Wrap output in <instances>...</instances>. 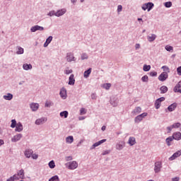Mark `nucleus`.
Returning a JSON list of instances; mask_svg holds the SVG:
<instances>
[{
  "instance_id": "052dcab7",
  "label": "nucleus",
  "mask_w": 181,
  "mask_h": 181,
  "mask_svg": "<svg viewBox=\"0 0 181 181\" xmlns=\"http://www.w3.org/2000/svg\"><path fill=\"white\" fill-rule=\"evenodd\" d=\"M141 47V45H139V44H136V45H135V49H136V50H137V49H139Z\"/></svg>"
},
{
  "instance_id": "ddd939ff",
  "label": "nucleus",
  "mask_w": 181,
  "mask_h": 181,
  "mask_svg": "<svg viewBox=\"0 0 181 181\" xmlns=\"http://www.w3.org/2000/svg\"><path fill=\"white\" fill-rule=\"evenodd\" d=\"M177 107V103H174L168 107V110L170 112H172V111H175V110H176Z\"/></svg>"
},
{
  "instance_id": "aec40b11",
  "label": "nucleus",
  "mask_w": 181,
  "mask_h": 181,
  "mask_svg": "<svg viewBox=\"0 0 181 181\" xmlns=\"http://www.w3.org/2000/svg\"><path fill=\"white\" fill-rule=\"evenodd\" d=\"M104 142H107V139H102L96 143H95L93 146V148H97V146H100V145H101V144H104Z\"/></svg>"
},
{
  "instance_id": "9d476101",
  "label": "nucleus",
  "mask_w": 181,
  "mask_h": 181,
  "mask_svg": "<svg viewBox=\"0 0 181 181\" xmlns=\"http://www.w3.org/2000/svg\"><path fill=\"white\" fill-rule=\"evenodd\" d=\"M15 131L16 132H22V131H23V125H22V123H17Z\"/></svg>"
},
{
  "instance_id": "c03bdc74",
  "label": "nucleus",
  "mask_w": 181,
  "mask_h": 181,
  "mask_svg": "<svg viewBox=\"0 0 181 181\" xmlns=\"http://www.w3.org/2000/svg\"><path fill=\"white\" fill-rule=\"evenodd\" d=\"M165 50H167V52H173V47L170 45H166Z\"/></svg>"
},
{
  "instance_id": "473e14b6",
  "label": "nucleus",
  "mask_w": 181,
  "mask_h": 181,
  "mask_svg": "<svg viewBox=\"0 0 181 181\" xmlns=\"http://www.w3.org/2000/svg\"><path fill=\"white\" fill-rule=\"evenodd\" d=\"M161 69H163V73H166V74H168V73H170V69L168 67V66H163Z\"/></svg>"
},
{
  "instance_id": "bf43d9fd",
  "label": "nucleus",
  "mask_w": 181,
  "mask_h": 181,
  "mask_svg": "<svg viewBox=\"0 0 181 181\" xmlns=\"http://www.w3.org/2000/svg\"><path fill=\"white\" fill-rule=\"evenodd\" d=\"M180 178H179V177H174L172 179V181H179Z\"/></svg>"
},
{
  "instance_id": "79ce46f5",
  "label": "nucleus",
  "mask_w": 181,
  "mask_h": 181,
  "mask_svg": "<svg viewBox=\"0 0 181 181\" xmlns=\"http://www.w3.org/2000/svg\"><path fill=\"white\" fill-rule=\"evenodd\" d=\"M180 126H181L180 122L174 123V124H173V129L180 128Z\"/></svg>"
},
{
  "instance_id": "603ef678",
  "label": "nucleus",
  "mask_w": 181,
  "mask_h": 181,
  "mask_svg": "<svg viewBox=\"0 0 181 181\" xmlns=\"http://www.w3.org/2000/svg\"><path fill=\"white\" fill-rule=\"evenodd\" d=\"M177 73L178 76H181V66H180L177 69Z\"/></svg>"
},
{
  "instance_id": "774afa93",
  "label": "nucleus",
  "mask_w": 181,
  "mask_h": 181,
  "mask_svg": "<svg viewBox=\"0 0 181 181\" xmlns=\"http://www.w3.org/2000/svg\"><path fill=\"white\" fill-rule=\"evenodd\" d=\"M105 126H103V127H102V131H105Z\"/></svg>"
},
{
  "instance_id": "f704fd0d",
  "label": "nucleus",
  "mask_w": 181,
  "mask_h": 181,
  "mask_svg": "<svg viewBox=\"0 0 181 181\" xmlns=\"http://www.w3.org/2000/svg\"><path fill=\"white\" fill-rule=\"evenodd\" d=\"M59 115L62 117H64V118H67V117H69V112H67V111L61 112Z\"/></svg>"
},
{
  "instance_id": "f8f14e48",
  "label": "nucleus",
  "mask_w": 181,
  "mask_h": 181,
  "mask_svg": "<svg viewBox=\"0 0 181 181\" xmlns=\"http://www.w3.org/2000/svg\"><path fill=\"white\" fill-rule=\"evenodd\" d=\"M22 138V134H18L15 136L11 139L12 142H18V141H21V139Z\"/></svg>"
},
{
  "instance_id": "1a4fd4ad",
  "label": "nucleus",
  "mask_w": 181,
  "mask_h": 181,
  "mask_svg": "<svg viewBox=\"0 0 181 181\" xmlns=\"http://www.w3.org/2000/svg\"><path fill=\"white\" fill-rule=\"evenodd\" d=\"M168 77H169V74H166V73H161V74L158 76V80L160 81H165Z\"/></svg>"
},
{
  "instance_id": "cd10ccee",
  "label": "nucleus",
  "mask_w": 181,
  "mask_h": 181,
  "mask_svg": "<svg viewBox=\"0 0 181 181\" xmlns=\"http://www.w3.org/2000/svg\"><path fill=\"white\" fill-rule=\"evenodd\" d=\"M33 153V151L32 150H27L25 151V156H26V158H30Z\"/></svg>"
},
{
  "instance_id": "5fc2aeb1",
  "label": "nucleus",
  "mask_w": 181,
  "mask_h": 181,
  "mask_svg": "<svg viewBox=\"0 0 181 181\" xmlns=\"http://www.w3.org/2000/svg\"><path fill=\"white\" fill-rule=\"evenodd\" d=\"M167 129L168 130V133L171 132L172 129H173V126L168 127Z\"/></svg>"
},
{
  "instance_id": "13d9d810",
  "label": "nucleus",
  "mask_w": 181,
  "mask_h": 181,
  "mask_svg": "<svg viewBox=\"0 0 181 181\" xmlns=\"http://www.w3.org/2000/svg\"><path fill=\"white\" fill-rule=\"evenodd\" d=\"M50 105H52V103H50V102H46V103H45V107H50Z\"/></svg>"
},
{
  "instance_id": "9b49d317",
  "label": "nucleus",
  "mask_w": 181,
  "mask_h": 181,
  "mask_svg": "<svg viewBox=\"0 0 181 181\" xmlns=\"http://www.w3.org/2000/svg\"><path fill=\"white\" fill-rule=\"evenodd\" d=\"M31 32H36L37 30H45V28L40 25H35L31 28Z\"/></svg>"
},
{
  "instance_id": "72a5a7b5",
  "label": "nucleus",
  "mask_w": 181,
  "mask_h": 181,
  "mask_svg": "<svg viewBox=\"0 0 181 181\" xmlns=\"http://www.w3.org/2000/svg\"><path fill=\"white\" fill-rule=\"evenodd\" d=\"M90 74H91V68H89L87 71H86L83 76L85 78H87L90 76Z\"/></svg>"
},
{
  "instance_id": "7c9ffc66",
  "label": "nucleus",
  "mask_w": 181,
  "mask_h": 181,
  "mask_svg": "<svg viewBox=\"0 0 181 181\" xmlns=\"http://www.w3.org/2000/svg\"><path fill=\"white\" fill-rule=\"evenodd\" d=\"M4 100H11L13 98V95L11 93H8L7 95H4Z\"/></svg>"
},
{
  "instance_id": "f3484780",
  "label": "nucleus",
  "mask_w": 181,
  "mask_h": 181,
  "mask_svg": "<svg viewBox=\"0 0 181 181\" xmlns=\"http://www.w3.org/2000/svg\"><path fill=\"white\" fill-rule=\"evenodd\" d=\"M30 108L32 111H37L39 110V105L37 103H31Z\"/></svg>"
},
{
  "instance_id": "49530a36",
  "label": "nucleus",
  "mask_w": 181,
  "mask_h": 181,
  "mask_svg": "<svg viewBox=\"0 0 181 181\" xmlns=\"http://www.w3.org/2000/svg\"><path fill=\"white\" fill-rule=\"evenodd\" d=\"M149 76H151V77H156V76H158V72L151 71L149 73Z\"/></svg>"
},
{
  "instance_id": "8fccbe9b",
  "label": "nucleus",
  "mask_w": 181,
  "mask_h": 181,
  "mask_svg": "<svg viewBox=\"0 0 181 181\" xmlns=\"http://www.w3.org/2000/svg\"><path fill=\"white\" fill-rule=\"evenodd\" d=\"M64 73H65V74H71V73H73V70H71V69H66L64 71Z\"/></svg>"
},
{
  "instance_id": "2eb2a0df",
  "label": "nucleus",
  "mask_w": 181,
  "mask_h": 181,
  "mask_svg": "<svg viewBox=\"0 0 181 181\" xmlns=\"http://www.w3.org/2000/svg\"><path fill=\"white\" fill-rule=\"evenodd\" d=\"M173 138H174V139H175V141H180V139H181V133L180 132L173 133Z\"/></svg>"
},
{
  "instance_id": "f03ea898",
  "label": "nucleus",
  "mask_w": 181,
  "mask_h": 181,
  "mask_svg": "<svg viewBox=\"0 0 181 181\" xmlns=\"http://www.w3.org/2000/svg\"><path fill=\"white\" fill-rule=\"evenodd\" d=\"M14 176L17 177V180H21L25 179V170L23 169L20 170L17 174H15Z\"/></svg>"
},
{
  "instance_id": "ea45409f",
  "label": "nucleus",
  "mask_w": 181,
  "mask_h": 181,
  "mask_svg": "<svg viewBox=\"0 0 181 181\" xmlns=\"http://www.w3.org/2000/svg\"><path fill=\"white\" fill-rule=\"evenodd\" d=\"M15 180H18V177H16V175H14L10 177L8 179H7L6 181H15Z\"/></svg>"
},
{
  "instance_id": "a18cd8bd",
  "label": "nucleus",
  "mask_w": 181,
  "mask_h": 181,
  "mask_svg": "<svg viewBox=\"0 0 181 181\" xmlns=\"http://www.w3.org/2000/svg\"><path fill=\"white\" fill-rule=\"evenodd\" d=\"M80 114H81V115H84L87 114V110L86 109H84V107H82L80 110Z\"/></svg>"
},
{
  "instance_id": "c756f323",
  "label": "nucleus",
  "mask_w": 181,
  "mask_h": 181,
  "mask_svg": "<svg viewBox=\"0 0 181 181\" xmlns=\"http://www.w3.org/2000/svg\"><path fill=\"white\" fill-rule=\"evenodd\" d=\"M160 91L161 94H165V93H168V88L165 86H163L160 88Z\"/></svg>"
},
{
  "instance_id": "4468645a",
  "label": "nucleus",
  "mask_w": 181,
  "mask_h": 181,
  "mask_svg": "<svg viewBox=\"0 0 181 181\" xmlns=\"http://www.w3.org/2000/svg\"><path fill=\"white\" fill-rule=\"evenodd\" d=\"M76 58L74 57V55L71 53H68L66 55V60L67 62H74Z\"/></svg>"
},
{
  "instance_id": "09e8293b",
  "label": "nucleus",
  "mask_w": 181,
  "mask_h": 181,
  "mask_svg": "<svg viewBox=\"0 0 181 181\" xmlns=\"http://www.w3.org/2000/svg\"><path fill=\"white\" fill-rule=\"evenodd\" d=\"M165 8H170L172 6V2L168 1L165 3Z\"/></svg>"
},
{
  "instance_id": "680f3d73",
  "label": "nucleus",
  "mask_w": 181,
  "mask_h": 181,
  "mask_svg": "<svg viewBox=\"0 0 181 181\" xmlns=\"http://www.w3.org/2000/svg\"><path fill=\"white\" fill-rule=\"evenodd\" d=\"M4 144H5L4 140L3 139H0V146H2V145H4Z\"/></svg>"
},
{
  "instance_id": "3c124183",
  "label": "nucleus",
  "mask_w": 181,
  "mask_h": 181,
  "mask_svg": "<svg viewBox=\"0 0 181 181\" xmlns=\"http://www.w3.org/2000/svg\"><path fill=\"white\" fill-rule=\"evenodd\" d=\"M81 59H82V60H84L86 59H88V56L86 54H83L81 55Z\"/></svg>"
},
{
  "instance_id": "69168bd1",
  "label": "nucleus",
  "mask_w": 181,
  "mask_h": 181,
  "mask_svg": "<svg viewBox=\"0 0 181 181\" xmlns=\"http://www.w3.org/2000/svg\"><path fill=\"white\" fill-rule=\"evenodd\" d=\"M71 159H73V158H71V156L67 157V160H71Z\"/></svg>"
},
{
  "instance_id": "e433bc0d",
  "label": "nucleus",
  "mask_w": 181,
  "mask_h": 181,
  "mask_svg": "<svg viewBox=\"0 0 181 181\" xmlns=\"http://www.w3.org/2000/svg\"><path fill=\"white\" fill-rule=\"evenodd\" d=\"M49 181H60V180L59 179V176L57 175H54L52 177H51Z\"/></svg>"
},
{
  "instance_id": "c85d7f7f",
  "label": "nucleus",
  "mask_w": 181,
  "mask_h": 181,
  "mask_svg": "<svg viewBox=\"0 0 181 181\" xmlns=\"http://www.w3.org/2000/svg\"><path fill=\"white\" fill-rule=\"evenodd\" d=\"M173 139H175L173 138V136H169L168 138H167L165 139V141H166V144H167L168 146H170V142H172V141H173Z\"/></svg>"
},
{
  "instance_id": "c9c22d12",
  "label": "nucleus",
  "mask_w": 181,
  "mask_h": 181,
  "mask_svg": "<svg viewBox=\"0 0 181 181\" xmlns=\"http://www.w3.org/2000/svg\"><path fill=\"white\" fill-rule=\"evenodd\" d=\"M48 165L50 169H54V168H56V164L54 160H51Z\"/></svg>"
},
{
  "instance_id": "58836bf2",
  "label": "nucleus",
  "mask_w": 181,
  "mask_h": 181,
  "mask_svg": "<svg viewBox=\"0 0 181 181\" xmlns=\"http://www.w3.org/2000/svg\"><path fill=\"white\" fill-rule=\"evenodd\" d=\"M16 125H18V123H16V119H12L11 127V128H16Z\"/></svg>"
},
{
  "instance_id": "412c9836",
  "label": "nucleus",
  "mask_w": 181,
  "mask_h": 181,
  "mask_svg": "<svg viewBox=\"0 0 181 181\" xmlns=\"http://www.w3.org/2000/svg\"><path fill=\"white\" fill-rule=\"evenodd\" d=\"M52 40H53V37L49 36L46 42L44 44V47H47V46H49V44H50V42H52Z\"/></svg>"
},
{
  "instance_id": "338daca9",
  "label": "nucleus",
  "mask_w": 181,
  "mask_h": 181,
  "mask_svg": "<svg viewBox=\"0 0 181 181\" xmlns=\"http://www.w3.org/2000/svg\"><path fill=\"white\" fill-rule=\"evenodd\" d=\"M91 97L93 99L95 98V94H92Z\"/></svg>"
},
{
  "instance_id": "20e7f679",
  "label": "nucleus",
  "mask_w": 181,
  "mask_h": 181,
  "mask_svg": "<svg viewBox=\"0 0 181 181\" xmlns=\"http://www.w3.org/2000/svg\"><path fill=\"white\" fill-rule=\"evenodd\" d=\"M143 11H146V9H148V12H149V11H151V9H152V8H153V3H146L143 4V6H141Z\"/></svg>"
},
{
  "instance_id": "de8ad7c7",
  "label": "nucleus",
  "mask_w": 181,
  "mask_h": 181,
  "mask_svg": "<svg viewBox=\"0 0 181 181\" xmlns=\"http://www.w3.org/2000/svg\"><path fill=\"white\" fill-rule=\"evenodd\" d=\"M148 76H144L142 78H141V81H144V83H148Z\"/></svg>"
},
{
  "instance_id": "864d4df0",
  "label": "nucleus",
  "mask_w": 181,
  "mask_h": 181,
  "mask_svg": "<svg viewBox=\"0 0 181 181\" xmlns=\"http://www.w3.org/2000/svg\"><path fill=\"white\" fill-rule=\"evenodd\" d=\"M31 155H32L33 159H37V158H39V156L36 153L31 154Z\"/></svg>"
},
{
  "instance_id": "a878e982",
  "label": "nucleus",
  "mask_w": 181,
  "mask_h": 181,
  "mask_svg": "<svg viewBox=\"0 0 181 181\" xmlns=\"http://www.w3.org/2000/svg\"><path fill=\"white\" fill-rule=\"evenodd\" d=\"M147 39H148V42H153V40H155V39H156V35L151 34V35H148L147 37Z\"/></svg>"
},
{
  "instance_id": "2f4dec72",
  "label": "nucleus",
  "mask_w": 181,
  "mask_h": 181,
  "mask_svg": "<svg viewBox=\"0 0 181 181\" xmlns=\"http://www.w3.org/2000/svg\"><path fill=\"white\" fill-rule=\"evenodd\" d=\"M23 68L24 70H30V69H32V64H24L23 65Z\"/></svg>"
},
{
  "instance_id": "37998d69",
  "label": "nucleus",
  "mask_w": 181,
  "mask_h": 181,
  "mask_svg": "<svg viewBox=\"0 0 181 181\" xmlns=\"http://www.w3.org/2000/svg\"><path fill=\"white\" fill-rule=\"evenodd\" d=\"M16 54H23V48L18 47Z\"/></svg>"
},
{
  "instance_id": "4c0bfd02",
  "label": "nucleus",
  "mask_w": 181,
  "mask_h": 181,
  "mask_svg": "<svg viewBox=\"0 0 181 181\" xmlns=\"http://www.w3.org/2000/svg\"><path fill=\"white\" fill-rule=\"evenodd\" d=\"M143 70L144 71H149L151 70V65H144Z\"/></svg>"
},
{
  "instance_id": "0eeeda50",
  "label": "nucleus",
  "mask_w": 181,
  "mask_h": 181,
  "mask_svg": "<svg viewBox=\"0 0 181 181\" xmlns=\"http://www.w3.org/2000/svg\"><path fill=\"white\" fill-rule=\"evenodd\" d=\"M59 95L63 98V100H66V98H67V90L66 88H62L60 90Z\"/></svg>"
},
{
  "instance_id": "423d86ee",
  "label": "nucleus",
  "mask_w": 181,
  "mask_h": 181,
  "mask_svg": "<svg viewBox=\"0 0 181 181\" xmlns=\"http://www.w3.org/2000/svg\"><path fill=\"white\" fill-rule=\"evenodd\" d=\"M162 168V163L158 161L155 163V167H154V172L156 173H159L160 172V169Z\"/></svg>"
},
{
  "instance_id": "393cba45",
  "label": "nucleus",
  "mask_w": 181,
  "mask_h": 181,
  "mask_svg": "<svg viewBox=\"0 0 181 181\" xmlns=\"http://www.w3.org/2000/svg\"><path fill=\"white\" fill-rule=\"evenodd\" d=\"M128 144H129L131 146H133V145H135V144H136V141H135V137H130L129 139Z\"/></svg>"
},
{
  "instance_id": "6ab92c4d",
  "label": "nucleus",
  "mask_w": 181,
  "mask_h": 181,
  "mask_svg": "<svg viewBox=\"0 0 181 181\" xmlns=\"http://www.w3.org/2000/svg\"><path fill=\"white\" fill-rule=\"evenodd\" d=\"M66 13V9H62L55 13V16H63Z\"/></svg>"
},
{
  "instance_id": "bb28decb",
  "label": "nucleus",
  "mask_w": 181,
  "mask_h": 181,
  "mask_svg": "<svg viewBox=\"0 0 181 181\" xmlns=\"http://www.w3.org/2000/svg\"><path fill=\"white\" fill-rule=\"evenodd\" d=\"M124 146H125V143L122 142L121 144H118L116 145V148L118 151H121V149H123Z\"/></svg>"
},
{
  "instance_id": "6e6d98bb",
  "label": "nucleus",
  "mask_w": 181,
  "mask_h": 181,
  "mask_svg": "<svg viewBox=\"0 0 181 181\" xmlns=\"http://www.w3.org/2000/svg\"><path fill=\"white\" fill-rule=\"evenodd\" d=\"M121 11H122V6L119 5L117 6V12H121Z\"/></svg>"
},
{
  "instance_id": "0e129e2a",
  "label": "nucleus",
  "mask_w": 181,
  "mask_h": 181,
  "mask_svg": "<svg viewBox=\"0 0 181 181\" xmlns=\"http://www.w3.org/2000/svg\"><path fill=\"white\" fill-rule=\"evenodd\" d=\"M83 119H86V117H79V121H83Z\"/></svg>"
},
{
  "instance_id": "4d7b16f0",
  "label": "nucleus",
  "mask_w": 181,
  "mask_h": 181,
  "mask_svg": "<svg viewBox=\"0 0 181 181\" xmlns=\"http://www.w3.org/2000/svg\"><path fill=\"white\" fill-rule=\"evenodd\" d=\"M56 15V13H54V11H50L49 13H48V16H53Z\"/></svg>"
},
{
  "instance_id": "6e6552de",
  "label": "nucleus",
  "mask_w": 181,
  "mask_h": 181,
  "mask_svg": "<svg viewBox=\"0 0 181 181\" xmlns=\"http://www.w3.org/2000/svg\"><path fill=\"white\" fill-rule=\"evenodd\" d=\"M180 156H181V150L177 151L171 157H170L169 160H175L176 158H179Z\"/></svg>"
},
{
  "instance_id": "b1692460",
  "label": "nucleus",
  "mask_w": 181,
  "mask_h": 181,
  "mask_svg": "<svg viewBox=\"0 0 181 181\" xmlns=\"http://www.w3.org/2000/svg\"><path fill=\"white\" fill-rule=\"evenodd\" d=\"M141 111H142L141 107H137L134 110L132 114H134V115H137V114H141Z\"/></svg>"
},
{
  "instance_id": "dca6fc26",
  "label": "nucleus",
  "mask_w": 181,
  "mask_h": 181,
  "mask_svg": "<svg viewBox=\"0 0 181 181\" xmlns=\"http://www.w3.org/2000/svg\"><path fill=\"white\" fill-rule=\"evenodd\" d=\"M46 121H47V119L40 118L35 121V124L36 125H42V124H45Z\"/></svg>"
},
{
  "instance_id": "7ed1b4c3",
  "label": "nucleus",
  "mask_w": 181,
  "mask_h": 181,
  "mask_svg": "<svg viewBox=\"0 0 181 181\" xmlns=\"http://www.w3.org/2000/svg\"><path fill=\"white\" fill-rule=\"evenodd\" d=\"M163 101H165V97H161V98L157 99L154 103L155 108L156 110H159V108H160L162 102H163Z\"/></svg>"
},
{
  "instance_id": "5701e85b",
  "label": "nucleus",
  "mask_w": 181,
  "mask_h": 181,
  "mask_svg": "<svg viewBox=\"0 0 181 181\" xmlns=\"http://www.w3.org/2000/svg\"><path fill=\"white\" fill-rule=\"evenodd\" d=\"M74 141V138L73 137V136H69L66 138V144H73Z\"/></svg>"
},
{
  "instance_id": "e2e57ef3",
  "label": "nucleus",
  "mask_w": 181,
  "mask_h": 181,
  "mask_svg": "<svg viewBox=\"0 0 181 181\" xmlns=\"http://www.w3.org/2000/svg\"><path fill=\"white\" fill-rule=\"evenodd\" d=\"M108 153H110V151H105L103 155H108Z\"/></svg>"
},
{
  "instance_id": "a211bd4d",
  "label": "nucleus",
  "mask_w": 181,
  "mask_h": 181,
  "mask_svg": "<svg viewBox=\"0 0 181 181\" xmlns=\"http://www.w3.org/2000/svg\"><path fill=\"white\" fill-rule=\"evenodd\" d=\"M76 80H74V75L71 74L69 76V86H74Z\"/></svg>"
},
{
  "instance_id": "39448f33",
  "label": "nucleus",
  "mask_w": 181,
  "mask_h": 181,
  "mask_svg": "<svg viewBox=\"0 0 181 181\" xmlns=\"http://www.w3.org/2000/svg\"><path fill=\"white\" fill-rule=\"evenodd\" d=\"M148 116V113L147 112H144L139 115H138L137 117H135L134 121L135 122H141L142 121V119H144V118H145V117Z\"/></svg>"
},
{
  "instance_id": "f257e3e1",
  "label": "nucleus",
  "mask_w": 181,
  "mask_h": 181,
  "mask_svg": "<svg viewBox=\"0 0 181 181\" xmlns=\"http://www.w3.org/2000/svg\"><path fill=\"white\" fill-rule=\"evenodd\" d=\"M66 167L70 170H74V169H77L78 168V163L76 161H71L66 163Z\"/></svg>"
},
{
  "instance_id": "a19ab883",
  "label": "nucleus",
  "mask_w": 181,
  "mask_h": 181,
  "mask_svg": "<svg viewBox=\"0 0 181 181\" xmlns=\"http://www.w3.org/2000/svg\"><path fill=\"white\" fill-rule=\"evenodd\" d=\"M103 88L105 90H108L109 88H111V83H104L103 85Z\"/></svg>"
},
{
  "instance_id": "4be33fe9",
  "label": "nucleus",
  "mask_w": 181,
  "mask_h": 181,
  "mask_svg": "<svg viewBox=\"0 0 181 181\" xmlns=\"http://www.w3.org/2000/svg\"><path fill=\"white\" fill-rule=\"evenodd\" d=\"M180 88H181V81L178 82V83L175 86L173 90L175 93H179V90H180Z\"/></svg>"
}]
</instances>
